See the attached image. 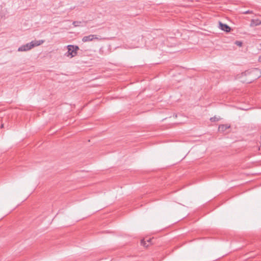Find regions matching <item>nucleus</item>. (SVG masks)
<instances>
[{"label": "nucleus", "instance_id": "9", "mask_svg": "<svg viewBox=\"0 0 261 261\" xmlns=\"http://www.w3.org/2000/svg\"><path fill=\"white\" fill-rule=\"evenodd\" d=\"M82 23V22L81 21H74L72 23V24L74 26V27H79L81 25V24Z\"/></svg>", "mask_w": 261, "mask_h": 261}, {"label": "nucleus", "instance_id": "16", "mask_svg": "<svg viewBox=\"0 0 261 261\" xmlns=\"http://www.w3.org/2000/svg\"><path fill=\"white\" fill-rule=\"evenodd\" d=\"M251 81H248V83H251Z\"/></svg>", "mask_w": 261, "mask_h": 261}, {"label": "nucleus", "instance_id": "14", "mask_svg": "<svg viewBox=\"0 0 261 261\" xmlns=\"http://www.w3.org/2000/svg\"><path fill=\"white\" fill-rule=\"evenodd\" d=\"M1 127V128L3 127H4V124H2Z\"/></svg>", "mask_w": 261, "mask_h": 261}, {"label": "nucleus", "instance_id": "8", "mask_svg": "<svg viewBox=\"0 0 261 261\" xmlns=\"http://www.w3.org/2000/svg\"><path fill=\"white\" fill-rule=\"evenodd\" d=\"M44 42L43 40H35L32 41L31 42V43H33V47L35 46H38L41 44H42Z\"/></svg>", "mask_w": 261, "mask_h": 261}, {"label": "nucleus", "instance_id": "4", "mask_svg": "<svg viewBox=\"0 0 261 261\" xmlns=\"http://www.w3.org/2000/svg\"><path fill=\"white\" fill-rule=\"evenodd\" d=\"M98 37L96 35H90L88 36H84L82 38V41L84 42L92 41L94 39H98Z\"/></svg>", "mask_w": 261, "mask_h": 261}, {"label": "nucleus", "instance_id": "3", "mask_svg": "<svg viewBox=\"0 0 261 261\" xmlns=\"http://www.w3.org/2000/svg\"><path fill=\"white\" fill-rule=\"evenodd\" d=\"M219 28L221 30L224 31L227 33L230 32L231 28L226 24L223 23L221 21L219 22Z\"/></svg>", "mask_w": 261, "mask_h": 261}, {"label": "nucleus", "instance_id": "7", "mask_svg": "<svg viewBox=\"0 0 261 261\" xmlns=\"http://www.w3.org/2000/svg\"><path fill=\"white\" fill-rule=\"evenodd\" d=\"M230 126L227 124H221L219 125L218 129L219 132H224Z\"/></svg>", "mask_w": 261, "mask_h": 261}, {"label": "nucleus", "instance_id": "15", "mask_svg": "<svg viewBox=\"0 0 261 261\" xmlns=\"http://www.w3.org/2000/svg\"><path fill=\"white\" fill-rule=\"evenodd\" d=\"M247 73H248V72L246 71V72H245L244 73H245V74H246Z\"/></svg>", "mask_w": 261, "mask_h": 261}, {"label": "nucleus", "instance_id": "5", "mask_svg": "<svg viewBox=\"0 0 261 261\" xmlns=\"http://www.w3.org/2000/svg\"><path fill=\"white\" fill-rule=\"evenodd\" d=\"M261 24V20L258 19H253L251 20L250 27H255Z\"/></svg>", "mask_w": 261, "mask_h": 261}, {"label": "nucleus", "instance_id": "13", "mask_svg": "<svg viewBox=\"0 0 261 261\" xmlns=\"http://www.w3.org/2000/svg\"><path fill=\"white\" fill-rule=\"evenodd\" d=\"M258 61H259V62H261V56H259V57L258 58Z\"/></svg>", "mask_w": 261, "mask_h": 261}, {"label": "nucleus", "instance_id": "2", "mask_svg": "<svg viewBox=\"0 0 261 261\" xmlns=\"http://www.w3.org/2000/svg\"><path fill=\"white\" fill-rule=\"evenodd\" d=\"M33 48V43H28L26 44L21 45L18 49V51H28Z\"/></svg>", "mask_w": 261, "mask_h": 261}, {"label": "nucleus", "instance_id": "1", "mask_svg": "<svg viewBox=\"0 0 261 261\" xmlns=\"http://www.w3.org/2000/svg\"><path fill=\"white\" fill-rule=\"evenodd\" d=\"M67 51L65 54V56L72 58L77 55V51L80 49L77 45H68L67 46Z\"/></svg>", "mask_w": 261, "mask_h": 261}, {"label": "nucleus", "instance_id": "12", "mask_svg": "<svg viewBox=\"0 0 261 261\" xmlns=\"http://www.w3.org/2000/svg\"><path fill=\"white\" fill-rule=\"evenodd\" d=\"M253 13V12L252 11H250V10H247V11L243 12V13L245 14H251V13Z\"/></svg>", "mask_w": 261, "mask_h": 261}, {"label": "nucleus", "instance_id": "6", "mask_svg": "<svg viewBox=\"0 0 261 261\" xmlns=\"http://www.w3.org/2000/svg\"><path fill=\"white\" fill-rule=\"evenodd\" d=\"M151 241H152L151 239H147L146 240L145 239H144L141 240V244L143 246H144L145 247H147L149 246V245L151 243Z\"/></svg>", "mask_w": 261, "mask_h": 261}, {"label": "nucleus", "instance_id": "11", "mask_svg": "<svg viewBox=\"0 0 261 261\" xmlns=\"http://www.w3.org/2000/svg\"><path fill=\"white\" fill-rule=\"evenodd\" d=\"M218 118L216 117H212L210 119V120L212 121V122H215V121H218Z\"/></svg>", "mask_w": 261, "mask_h": 261}, {"label": "nucleus", "instance_id": "10", "mask_svg": "<svg viewBox=\"0 0 261 261\" xmlns=\"http://www.w3.org/2000/svg\"><path fill=\"white\" fill-rule=\"evenodd\" d=\"M234 43L236 45L239 46H242L243 44V43L240 41H236Z\"/></svg>", "mask_w": 261, "mask_h": 261}]
</instances>
